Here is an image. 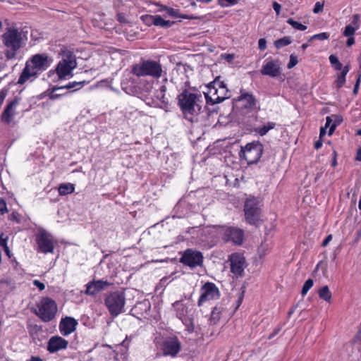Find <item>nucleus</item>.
<instances>
[{"label":"nucleus","mask_w":361,"mask_h":361,"mask_svg":"<svg viewBox=\"0 0 361 361\" xmlns=\"http://www.w3.org/2000/svg\"><path fill=\"white\" fill-rule=\"evenodd\" d=\"M3 41L7 47L6 56L12 59L15 56L16 51L20 47V35L16 30H9L3 35Z\"/></svg>","instance_id":"6e6552de"},{"label":"nucleus","mask_w":361,"mask_h":361,"mask_svg":"<svg viewBox=\"0 0 361 361\" xmlns=\"http://www.w3.org/2000/svg\"><path fill=\"white\" fill-rule=\"evenodd\" d=\"M360 78H361V75L359 74L357 77V80H356V82H355V87H354V89H353V93L354 94H357V91H358V89H359V86H360Z\"/></svg>","instance_id":"8fccbe9b"},{"label":"nucleus","mask_w":361,"mask_h":361,"mask_svg":"<svg viewBox=\"0 0 361 361\" xmlns=\"http://www.w3.org/2000/svg\"><path fill=\"white\" fill-rule=\"evenodd\" d=\"M49 66L47 56L41 54L35 55L31 60L26 62L24 68V82L32 76H35L39 72L46 70Z\"/></svg>","instance_id":"39448f33"},{"label":"nucleus","mask_w":361,"mask_h":361,"mask_svg":"<svg viewBox=\"0 0 361 361\" xmlns=\"http://www.w3.org/2000/svg\"><path fill=\"white\" fill-rule=\"evenodd\" d=\"M231 270L235 275L241 276L245 267V259L242 255L234 253L230 257Z\"/></svg>","instance_id":"f3484780"},{"label":"nucleus","mask_w":361,"mask_h":361,"mask_svg":"<svg viewBox=\"0 0 361 361\" xmlns=\"http://www.w3.org/2000/svg\"><path fill=\"white\" fill-rule=\"evenodd\" d=\"M37 308L35 314L44 322L51 321L58 310L56 302L49 297L42 298L37 304Z\"/></svg>","instance_id":"423d86ee"},{"label":"nucleus","mask_w":361,"mask_h":361,"mask_svg":"<svg viewBox=\"0 0 361 361\" xmlns=\"http://www.w3.org/2000/svg\"><path fill=\"white\" fill-rule=\"evenodd\" d=\"M349 66H345L342 69L341 73L338 75V78L336 80V85L337 88H341L345 82V76L349 72Z\"/></svg>","instance_id":"bb28decb"},{"label":"nucleus","mask_w":361,"mask_h":361,"mask_svg":"<svg viewBox=\"0 0 361 361\" xmlns=\"http://www.w3.org/2000/svg\"><path fill=\"white\" fill-rule=\"evenodd\" d=\"M175 22L164 20L161 16H156L154 25L159 26L164 28L171 27Z\"/></svg>","instance_id":"c756f323"},{"label":"nucleus","mask_w":361,"mask_h":361,"mask_svg":"<svg viewBox=\"0 0 361 361\" xmlns=\"http://www.w3.org/2000/svg\"><path fill=\"white\" fill-rule=\"evenodd\" d=\"M348 37L349 38L348 39V40L346 42V44H347L348 47H350V46H352L355 43V39L352 36L351 37Z\"/></svg>","instance_id":"6e6d98bb"},{"label":"nucleus","mask_w":361,"mask_h":361,"mask_svg":"<svg viewBox=\"0 0 361 361\" xmlns=\"http://www.w3.org/2000/svg\"><path fill=\"white\" fill-rule=\"evenodd\" d=\"M166 87L165 85H161L155 93L156 98L161 101V102L164 104H166L168 103V101L166 99Z\"/></svg>","instance_id":"2f4dec72"},{"label":"nucleus","mask_w":361,"mask_h":361,"mask_svg":"<svg viewBox=\"0 0 361 361\" xmlns=\"http://www.w3.org/2000/svg\"><path fill=\"white\" fill-rule=\"evenodd\" d=\"M18 83L23 84V72L21 73H20V75H19Z\"/></svg>","instance_id":"338daca9"},{"label":"nucleus","mask_w":361,"mask_h":361,"mask_svg":"<svg viewBox=\"0 0 361 361\" xmlns=\"http://www.w3.org/2000/svg\"><path fill=\"white\" fill-rule=\"evenodd\" d=\"M78 325V322L73 317H66L59 324V330L62 335L68 336L73 333Z\"/></svg>","instance_id":"6ab92c4d"},{"label":"nucleus","mask_w":361,"mask_h":361,"mask_svg":"<svg viewBox=\"0 0 361 361\" xmlns=\"http://www.w3.org/2000/svg\"><path fill=\"white\" fill-rule=\"evenodd\" d=\"M38 249L44 254L53 253L54 250V240L51 235L44 230H41L36 237Z\"/></svg>","instance_id":"9b49d317"},{"label":"nucleus","mask_w":361,"mask_h":361,"mask_svg":"<svg viewBox=\"0 0 361 361\" xmlns=\"http://www.w3.org/2000/svg\"><path fill=\"white\" fill-rule=\"evenodd\" d=\"M205 94L207 102L212 104H218L229 97L228 90L225 84L216 79L208 87V91Z\"/></svg>","instance_id":"7ed1b4c3"},{"label":"nucleus","mask_w":361,"mask_h":361,"mask_svg":"<svg viewBox=\"0 0 361 361\" xmlns=\"http://www.w3.org/2000/svg\"><path fill=\"white\" fill-rule=\"evenodd\" d=\"M163 72L161 63L153 60H142L132 68L133 74L137 77L150 76L157 79L162 76Z\"/></svg>","instance_id":"f03ea898"},{"label":"nucleus","mask_w":361,"mask_h":361,"mask_svg":"<svg viewBox=\"0 0 361 361\" xmlns=\"http://www.w3.org/2000/svg\"><path fill=\"white\" fill-rule=\"evenodd\" d=\"M326 129L324 127H322L320 129L319 137L320 139L326 134Z\"/></svg>","instance_id":"680f3d73"},{"label":"nucleus","mask_w":361,"mask_h":361,"mask_svg":"<svg viewBox=\"0 0 361 361\" xmlns=\"http://www.w3.org/2000/svg\"><path fill=\"white\" fill-rule=\"evenodd\" d=\"M276 123L274 122H268L265 123L264 126L261 127H258L256 129V132L259 134L261 136L265 135L270 130H272L275 128Z\"/></svg>","instance_id":"c85d7f7f"},{"label":"nucleus","mask_w":361,"mask_h":361,"mask_svg":"<svg viewBox=\"0 0 361 361\" xmlns=\"http://www.w3.org/2000/svg\"><path fill=\"white\" fill-rule=\"evenodd\" d=\"M287 23L290 25L293 28L298 30H305L307 29V26L301 24L300 23L294 20L293 18H288L287 20Z\"/></svg>","instance_id":"f704fd0d"},{"label":"nucleus","mask_w":361,"mask_h":361,"mask_svg":"<svg viewBox=\"0 0 361 361\" xmlns=\"http://www.w3.org/2000/svg\"><path fill=\"white\" fill-rule=\"evenodd\" d=\"M260 73L263 75L271 78L279 77L281 74V63L279 60L265 61Z\"/></svg>","instance_id":"4468645a"},{"label":"nucleus","mask_w":361,"mask_h":361,"mask_svg":"<svg viewBox=\"0 0 361 361\" xmlns=\"http://www.w3.org/2000/svg\"><path fill=\"white\" fill-rule=\"evenodd\" d=\"M58 190L59 195L63 196L73 193L75 190V186L70 183H62L59 186Z\"/></svg>","instance_id":"a878e982"},{"label":"nucleus","mask_w":361,"mask_h":361,"mask_svg":"<svg viewBox=\"0 0 361 361\" xmlns=\"http://www.w3.org/2000/svg\"><path fill=\"white\" fill-rule=\"evenodd\" d=\"M7 212L8 209L6 201L4 199L0 198V213L1 214H4Z\"/></svg>","instance_id":"37998d69"},{"label":"nucleus","mask_w":361,"mask_h":361,"mask_svg":"<svg viewBox=\"0 0 361 361\" xmlns=\"http://www.w3.org/2000/svg\"><path fill=\"white\" fill-rule=\"evenodd\" d=\"M117 18H118V20L122 23H126V20L122 13H118L117 15Z\"/></svg>","instance_id":"5fc2aeb1"},{"label":"nucleus","mask_w":361,"mask_h":361,"mask_svg":"<svg viewBox=\"0 0 361 361\" xmlns=\"http://www.w3.org/2000/svg\"><path fill=\"white\" fill-rule=\"evenodd\" d=\"M3 248H4V252L6 253V255H7L8 257H10V250H9V248H8V247L7 244H6V245H4V247H3Z\"/></svg>","instance_id":"e2e57ef3"},{"label":"nucleus","mask_w":361,"mask_h":361,"mask_svg":"<svg viewBox=\"0 0 361 361\" xmlns=\"http://www.w3.org/2000/svg\"><path fill=\"white\" fill-rule=\"evenodd\" d=\"M29 361H43L41 358L39 357H32L31 359Z\"/></svg>","instance_id":"69168bd1"},{"label":"nucleus","mask_w":361,"mask_h":361,"mask_svg":"<svg viewBox=\"0 0 361 361\" xmlns=\"http://www.w3.org/2000/svg\"><path fill=\"white\" fill-rule=\"evenodd\" d=\"M173 306L176 311L177 317L180 319H183L188 312V308L185 305L180 301H176L173 304Z\"/></svg>","instance_id":"393cba45"},{"label":"nucleus","mask_w":361,"mask_h":361,"mask_svg":"<svg viewBox=\"0 0 361 361\" xmlns=\"http://www.w3.org/2000/svg\"><path fill=\"white\" fill-rule=\"evenodd\" d=\"M220 293L216 286L211 282H207L201 288V295L198 300V306H202L207 301L216 300L219 298Z\"/></svg>","instance_id":"f8f14e48"},{"label":"nucleus","mask_w":361,"mask_h":361,"mask_svg":"<svg viewBox=\"0 0 361 361\" xmlns=\"http://www.w3.org/2000/svg\"><path fill=\"white\" fill-rule=\"evenodd\" d=\"M323 7H324V4L323 3H321L319 1H317L315 5H314V8L313 9V12L314 13H319L320 11H322L323 9Z\"/></svg>","instance_id":"a18cd8bd"},{"label":"nucleus","mask_w":361,"mask_h":361,"mask_svg":"<svg viewBox=\"0 0 361 361\" xmlns=\"http://www.w3.org/2000/svg\"><path fill=\"white\" fill-rule=\"evenodd\" d=\"M75 56L71 51L66 53L56 67L59 78L62 79L71 74L72 71L76 68Z\"/></svg>","instance_id":"1a4fd4ad"},{"label":"nucleus","mask_w":361,"mask_h":361,"mask_svg":"<svg viewBox=\"0 0 361 361\" xmlns=\"http://www.w3.org/2000/svg\"><path fill=\"white\" fill-rule=\"evenodd\" d=\"M359 224L360 225V228L357 231V237L355 239V242H357L361 238V221L359 222Z\"/></svg>","instance_id":"13d9d810"},{"label":"nucleus","mask_w":361,"mask_h":361,"mask_svg":"<svg viewBox=\"0 0 361 361\" xmlns=\"http://www.w3.org/2000/svg\"><path fill=\"white\" fill-rule=\"evenodd\" d=\"M156 16H152V15H144L141 16V20L144 23H145L147 25L149 26L152 25H154Z\"/></svg>","instance_id":"e433bc0d"},{"label":"nucleus","mask_w":361,"mask_h":361,"mask_svg":"<svg viewBox=\"0 0 361 361\" xmlns=\"http://www.w3.org/2000/svg\"><path fill=\"white\" fill-rule=\"evenodd\" d=\"M359 22H360V16L358 14L354 15L353 16L352 24L353 25V26L356 27L357 30L360 27Z\"/></svg>","instance_id":"c03bdc74"},{"label":"nucleus","mask_w":361,"mask_h":361,"mask_svg":"<svg viewBox=\"0 0 361 361\" xmlns=\"http://www.w3.org/2000/svg\"><path fill=\"white\" fill-rule=\"evenodd\" d=\"M330 63L334 66L336 70H341L343 68L342 63L339 61L337 56L331 55L329 56Z\"/></svg>","instance_id":"c9c22d12"},{"label":"nucleus","mask_w":361,"mask_h":361,"mask_svg":"<svg viewBox=\"0 0 361 361\" xmlns=\"http://www.w3.org/2000/svg\"><path fill=\"white\" fill-rule=\"evenodd\" d=\"M244 234L243 230L237 228H227L224 233L223 239L226 242H232L235 245H241Z\"/></svg>","instance_id":"dca6fc26"},{"label":"nucleus","mask_w":361,"mask_h":361,"mask_svg":"<svg viewBox=\"0 0 361 361\" xmlns=\"http://www.w3.org/2000/svg\"><path fill=\"white\" fill-rule=\"evenodd\" d=\"M355 159L356 160L361 161V148L358 149Z\"/></svg>","instance_id":"052dcab7"},{"label":"nucleus","mask_w":361,"mask_h":361,"mask_svg":"<svg viewBox=\"0 0 361 361\" xmlns=\"http://www.w3.org/2000/svg\"><path fill=\"white\" fill-rule=\"evenodd\" d=\"M330 117H331L332 119L334 118V120H333L334 123H332V125L330 127V129L329 130V133H328L329 135H331L334 133L336 126L338 125L341 124V122L343 121L342 118L339 116L332 115Z\"/></svg>","instance_id":"473e14b6"},{"label":"nucleus","mask_w":361,"mask_h":361,"mask_svg":"<svg viewBox=\"0 0 361 361\" xmlns=\"http://www.w3.org/2000/svg\"><path fill=\"white\" fill-rule=\"evenodd\" d=\"M313 284H314V281L312 279H307L305 282V283L302 286L301 294L302 295H305L307 294V293L309 291V290L313 286Z\"/></svg>","instance_id":"4c0bfd02"},{"label":"nucleus","mask_w":361,"mask_h":361,"mask_svg":"<svg viewBox=\"0 0 361 361\" xmlns=\"http://www.w3.org/2000/svg\"><path fill=\"white\" fill-rule=\"evenodd\" d=\"M110 285L111 283L106 281H92L86 285L85 294L90 295H96L97 293L104 290L107 286H109Z\"/></svg>","instance_id":"aec40b11"},{"label":"nucleus","mask_w":361,"mask_h":361,"mask_svg":"<svg viewBox=\"0 0 361 361\" xmlns=\"http://www.w3.org/2000/svg\"><path fill=\"white\" fill-rule=\"evenodd\" d=\"M7 244V238H3V235H0V246L4 247V245Z\"/></svg>","instance_id":"4d7b16f0"},{"label":"nucleus","mask_w":361,"mask_h":361,"mask_svg":"<svg viewBox=\"0 0 361 361\" xmlns=\"http://www.w3.org/2000/svg\"><path fill=\"white\" fill-rule=\"evenodd\" d=\"M322 146V142L321 141V140H317V142H315V143H314V147H315V149H319Z\"/></svg>","instance_id":"bf43d9fd"},{"label":"nucleus","mask_w":361,"mask_h":361,"mask_svg":"<svg viewBox=\"0 0 361 361\" xmlns=\"http://www.w3.org/2000/svg\"><path fill=\"white\" fill-rule=\"evenodd\" d=\"M273 8L275 11V12L276 13V14L278 15L280 13L281 6V5L279 3L274 1L273 3Z\"/></svg>","instance_id":"3c124183"},{"label":"nucleus","mask_w":361,"mask_h":361,"mask_svg":"<svg viewBox=\"0 0 361 361\" xmlns=\"http://www.w3.org/2000/svg\"><path fill=\"white\" fill-rule=\"evenodd\" d=\"M298 58L296 56L291 54L290 56L289 63L287 65L288 68H293L298 63Z\"/></svg>","instance_id":"79ce46f5"},{"label":"nucleus","mask_w":361,"mask_h":361,"mask_svg":"<svg viewBox=\"0 0 361 361\" xmlns=\"http://www.w3.org/2000/svg\"><path fill=\"white\" fill-rule=\"evenodd\" d=\"M332 239V235H329L326 237V238L324 240L323 243H322V245L323 246H326L328 245V243Z\"/></svg>","instance_id":"864d4df0"},{"label":"nucleus","mask_w":361,"mask_h":361,"mask_svg":"<svg viewBox=\"0 0 361 361\" xmlns=\"http://www.w3.org/2000/svg\"><path fill=\"white\" fill-rule=\"evenodd\" d=\"M201 95L184 90L178 95V104L185 115H197L202 109Z\"/></svg>","instance_id":"f257e3e1"},{"label":"nucleus","mask_w":361,"mask_h":361,"mask_svg":"<svg viewBox=\"0 0 361 361\" xmlns=\"http://www.w3.org/2000/svg\"><path fill=\"white\" fill-rule=\"evenodd\" d=\"M9 219L11 221H16L17 223H19L20 221V214L16 212H13L9 216Z\"/></svg>","instance_id":"de8ad7c7"},{"label":"nucleus","mask_w":361,"mask_h":361,"mask_svg":"<svg viewBox=\"0 0 361 361\" xmlns=\"http://www.w3.org/2000/svg\"><path fill=\"white\" fill-rule=\"evenodd\" d=\"M326 120V124L324 128H327L329 127L330 128L331 126L332 125L333 119L331 118V117L327 116Z\"/></svg>","instance_id":"603ef678"},{"label":"nucleus","mask_w":361,"mask_h":361,"mask_svg":"<svg viewBox=\"0 0 361 361\" xmlns=\"http://www.w3.org/2000/svg\"><path fill=\"white\" fill-rule=\"evenodd\" d=\"M319 296L321 299L330 302L331 299V293L327 286H323L318 291Z\"/></svg>","instance_id":"7c9ffc66"},{"label":"nucleus","mask_w":361,"mask_h":361,"mask_svg":"<svg viewBox=\"0 0 361 361\" xmlns=\"http://www.w3.org/2000/svg\"><path fill=\"white\" fill-rule=\"evenodd\" d=\"M33 284H34V286L37 287L39 288V290H41V291L45 289L44 283L40 282L38 280H34L33 281Z\"/></svg>","instance_id":"09e8293b"},{"label":"nucleus","mask_w":361,"mask_h":361,"mask_svg":"<svg viewBox=\"0 0 361 361\" xmlns=\"http://www.w3.org/2000/svg\"><path fill=\"white\" fill-rule=\"evenodd\" d=\"M244 211L247 221L250 224H255L259 221L260 215L258 200L255 197L247 199Z\"/></svg>","instance_id":"9d476101"},{"label":"nucleus","mask_w":361,"mask_h":361,"mask_svg":"<svg viewBox=\"0 0 361 361\" xmlns=\"http://www.w3.org/2000/svg\"><path fill=\"white\" fill-rule=\"evenodd\" d=\"M163 354L175 357L180 350V343L176 338H170L164 341L162 345Z\"/></svg>","instance_id":"a211bd4d"},{"label":"nucleus","mask_w":361,"mask_h":361,"mask_svg":"<svg viewBox=\"0 0 361 361\" xmlns=\"http://www.w3.org/2000/svg\"><path fill=\"white\" fill-rule=\"evenodd\" d=\"M356 30V27H353L352 25H348L345 27L343 35L345 37H351L355 34Z\"/></svg>","instance_id":"ea45409f"},{"label":"nucleus","mask_w":361,"mask_h":361,"mask_svg":"<svg viewBox=\"0 0 361 361\" xmlns=\"http://www.w3.org/2000/svg\"><path fill=\"white\" fill-rule=\"evenodd\" d=\"M292 42L290 37H283V38L279 39L274 42V45L277 49H280L283 47L287 46Z\"/></svg>","instance_id":"72a5a7b5"},{"label":"nucleus","mask_w":361,"mask_h":361,"mask_svg":"<svg viewBox=\"0 0 361 361\" xmlns=\"http://www.w3.org/2000/svg\"><path fill=\"white\" fill-rule=\"evenodd\" d=\"M239 0H217V4L221 7H227L228 6H233L238 2Z\"/></svg>","instance_id":"58836bf2"},{"label":"nucleus","mask_w":361,"mask_h":361,"mask_svg":"<svg viewBox=\"0 0 361 361\" xmlns=\"http://www.w3.org/2000/svg\"><path fill=\"white\" fill-rule=\"evenodd\" d=\"M68 344V342L66 339L57 336H52L48 342L47 350L50 353H56L60 350L66 349Z\"/></svg>","instance_id":"412c9836"},{"label":"nucleus","mask_w":361,"mask_h":361,"mask_svg":"<svg viewBox=\"0 0 361 361\" xmlns=\"http://www.w3.org/2000/svg\"><path fill=\"white\" fill-rule=\"evenodd\" d=\"M258 47L260 50H264L267 48V41L264 38L259 39Z\"/></svg>","instance_id":"49530a36"},{"label":"nucleus","mask_w":361,"mask_h":361,"mask_svg":"<svg viewBox=\"0 0 361 361\" xmlns=\"http://www.w3.org/2000/svg\"><path fill=\"white\" fill-rule=\"evenodd\" d=\"M105 305L110 314L117 317L124 312L126 295L123 291H114L106 295L104 300Z\"/></svg>","instance_id":"20e7f679"},{"label":"nucleus","mask_w":361,"mask_h":361,"mask_svg":"<svg viewBox=\"0 0 361 361\" xmlns=\"http://www.w3.org/2000/svg\"><path fill=\"white\" fill-rule=\"evenodd\" d=\"M156 5L157 6L160 7V9L159 10V11H160V12L166 11V14L171 17L181 18L183 19H189V20L197 18L196 17H193L192 16L179 15L178 10L174 9V8H173L171 7H169L167 6H164V5H162L160 4H156Z\"/></svg>","instance_id":"4be33fe9"},{"label":"nucleus","mask_w":361,"mask_h":361,"mask_svg":"<svg viewBox=\"0 0 361 361\" xmlns=\"http://www.w3.org/2000/svg\"><path fill=\"white\" fill-rule=\"evenodd\" d=\"M233 59V55H231V54H228L226 57V59H227L228 61H231Z\"/></svg>","instance_id":"774afa93"},{"label":"nucleus","mask_w":361,"mask_h":361,"mask_svg":"<svg viewBox=\"0 0 361 361\" xmlns=\"http://www.w3.org/2000/svg\"><path fill=\"white\" fill-rule=\"evenodd\" d=\"M85 81H82V82H69L66 86L54 87L53 90H52V92L50 94V98L52 99H56V98H58L59 97H60L61 95V94L55 93V92L56 90H63V89H71V88H74V87H77L78 85H80V87H82L85 84Z\"/></svg>","instance_id":"b1692460"},{"label":"nucleus","mask_w":361,"mask_h":361,"mask_svg":"<svg viewBox=\"0 0 361 361\" xmlns=\"http://www.w3.org/2000/svg\"><path fill=\"white\" fill-rule=\"evenodd\" d=\"M223 310H224V308L221 306H216L213 309L212 314H211V317H210L211 323H212L213 324H215L219 321V319L221 318V312H223Z\"/></svg>","instance_id":"cd10ccee"},{"label":"nucleus","mask_w":361,"mask_h":361,"mask_svg":"<svg viewBox=\"0 0 361 361\" xmlns=\"http://www.w3.org/2000/svg\"><path fill=\"white\" fill-rule=\"evenodd\" d=\"M355 339H358L361 341V329H359V331H357L355 337Z\"/></svg>","instance_id":"0e129e2a"},{"label":"nucleus","mask_w":361,"mask_h":361,"mask_svg":"<svg viewBox=\"0 0 361 361\" xmlns=\"http://www.w3.org/2000/svg\"><path fill=\"white\" fill-rule=\"evenodd\" d=\"M202 262V254L199 251L192 249H187L184 251L180 259V262L190 267V268H195L197 266H200Z\"/></svg>","instance_id":"ddd939ff"},{"label":"nucleus","mask_w":361,"mask_h":361,"mask_svg":"<svg viewBox=\"0 0 361 361\" xmlns=\"http://www.w3.org/2000/svg\"><path fill=\"white\" fill-rule=\"evenodd\" d=\"M329 37V35L326 32H321L319 34H316L313 36H312L310 39V41L314 40V39H318V40H325L327 39Z\"/></svg>","instance_id":"a19ab883"},{"label":"nucleus","mask_w":361,"mask_h":361,"mask_svg":"<svg viewBox=\"0 0 361 361\" xmlns=\"http://www.w3.org/2000/svg\"><path fill=\"white\" fill-rule=\"evenodd\" d=\"M20 104V99L15 98L9 102L4 109L1 118L2 122L10 124L16 115V108Z\"/></svg>","instance_id":"2eb2a0df"},{"label":"nucleus","mask_w":361,"mask_h":361,"mask_svg":"<svg viewBox=\"0 0 361 361\" xmlns=\"http://www.w3.org/2000/svg\"><path fill=\"white\" fill-rule=\"evenodd\" d=\"M238 100L243 103V106L245 109H253L256 104L253 95L248 93L241 94Z\"/></svg>","instance_id":"5701e85b"},{"label":"nucleus","mask_w":361,"mask_h":361,"mask_svg":"<svg viewBox=\"0 0 361 361\" xmlns=\"http://www.w3.org/2000/svg\"><path fill=\"white\" fill-rule=\"evenodd\" d=\"M263 152V146L259 142L248 143L245 147H242L240 156L244 158L247 164L257 163Z\"/></svg>","instance_id":"0eeeda50"}]
</instances>
